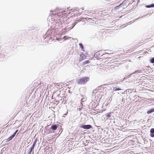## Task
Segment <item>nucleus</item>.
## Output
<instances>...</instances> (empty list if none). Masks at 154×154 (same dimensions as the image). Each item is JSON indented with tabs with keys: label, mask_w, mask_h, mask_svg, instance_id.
<instances>
[{
	"label": "nucleus",
	"mask_w": 154,
	"mask_h": 154,
	"mask_svg": "<svg viewBox=\"0 0 154 154\" xmlns=\"http://www.w3.org/2000/svg\"><path fill=\"white\" fill-rule=\"evenodd\" d=\"M89 77H85L78 79L77 81V83L79 85H84L89 81Z\"/></svg>",
	"instance_id": "obj_1"
},
{
	"label": "nucleus",
	"mask_w": 154,
	"mask_h": 154,
	"mask_svg": "<svg viewBox=\"0 0 154 154\" xmlns=\"http://www.w3.org/2000/svg\"><path fill=\"white\" fill-rule=\"evenodd\" d=\"M103 92L102 91L100 92L98 91L97 93V96L99 98L101 99L102 98V96L103 95Z\"/></svg>",
	"instance_id": "obj_2"
},
{
	"label": "nucleus",
	"mask_w": 154,
	"mask_h": 154,
	"mask_svg": "<svg viewBox=\"0 0 154 154\" xmlns=\"http://www.w3.org/2000/svg\"><path fill=\"white\" fill-rule=\"evenodd\" d=\"M81 128L85 129H89L91 128V126L90 125H86L82 126Z\"/></svg>",
	"instance_id": "obj_3"
},
{
	"label": "nucleus",
	"mask_w": 154,
	"mask_h": 154,
	"mask_svg": "<svg viewBox=\"0 0 154 154\" xmlns=\"http://www.w3.org/2000/svg\"><path fill=\"white\" fill-rule=\"evenodd\" d=\"M100 53L99 52H96L94 54V57L97 59L100 58Z\"/></svg>",
	"instance_id": "obj_4"
},
{
	"label": "nucleus",
	"mask_w": 154,
	"mask_h": 154,
	"mask_svg": "<svg viewBox=\"0 0 154 154\" xmlns=\"http://www.w3.org/2000/svg\"><path fill=\"white\" fill-rule=\"evenodd\" d=\"M85 58V55L82 54L80 55V57L79 58V61H82Z\"/></svg>",
	"instance_id": "obj_5"
},
{
	"label": "nucleus",
	"mask_w": 154,
	"mask_h": 154,
	"mask_svg": "<svg viewBox=\"0 0 154 154\" xmlns=\"http://www.w3.org/2000/svg\"><path fill=\"white\" fill-rule=\"evenodd\" d=\"M58 126V125H56V124L52 125L51 126V129L53 130H56L57 129V127Z\"/></svg>",
	"instance_id": "obj_6"
},
{
	"label": "nucleus",
	"mask_w": 154,
	"mask_h": 154,
	"mask_svg": "<svg viewBox=\"0 0 154 154\" xmlns=\"http://www.w3.org/2000/svg\"><path fill=\"white\" fill-rule=\"evenodd\" d=\"M126 2H123L122 4H120L119 6H120L121 7H123V8H125V7H126L127 6V5H125L126 3Z\"/></svg>",
	"instance_id": "obj_7"
},
{
	"label": "nucleus",
	"mask_w": 154,
	"mask_h": 154,
	"mask_svg": "<svg viewBox=\"0 0 154 154\" xmlns=\"http://www.w3.org/2000/svg\"><path fill=\"white\" fill-rule=\"evenodd\" d=\"M150 136L152 137H154V129L151 128L150 130Z\"/></svg>",
	"instance_id": "obj_8"
},
{
	"label": "nucleus",
	"mask_w": 154,
	"mask_h": 154,
	"mask_svg": "<svg viewBox=\"0 0 154 154\" xmlns=\"http://www.w3.org/2000/svg\"><path fill=\"white\" fill-rule=\"evenodd\" d=\"M36 140H35L34 141V142L31 148L30 152H32V150H33L34 149V146H35L36 144Z\"/></svg>",
	"instance_id": "obj_9"
},
{
	"label": "nucleus",
	"mask_w": 154,
	"mask_h": 154,
	"mask_svg": "<svg viewBox=\"0 0 154 154\" xmlns=\"http://www.w3.org/2000/svg\"><path fill=\"white\" fill-rule=\"evenodd\" d=\"M154 112V109H152L147 111V113L148 114Z\"/></svg>",
	"instance_id": "obj_10"
},
{
	"label": "nucleus",
	"mask_w": 154,
	"mask_h": 154,
	"mask_svg": "<svg viewBox=\"0 0 154 154\" xmlns=\"http://www.w3.org/2000/svg\"><path fill=\"white\" fill-rule=\"evenodd\" d=\"M14 137V136H13L12 135L10 137H9L7 139V141H10V140L12 139Z\"/></svg>",
	"instance_id": "obj_11"
},
{
	"label": "nucleus",
	"mask_w": 154,
	"mask_h": 154,
	"mask_svg": "<svg viewBox=\"0 0 154 154\" xmlns=\"http://www.w3.org/2000/svg\"><path fill=\"white\" fill-rule=\"evenodd\" d=\"M146 7L147 8H151L154 7V4H152L150 5H147L146 6Z\"/></svg>",
	"instance_id": "obj_12"
},
{
	"label": "nucleus",
	"mask_w": 154,
	"mask_h": 154,
	"mask_svg": "<svg viewBox=\"0 0 154 154\" xmlns=\"http://www.w3.org/2000/svg\"><path fill=\"white\" fill-rule=\"evenodd\" d=\"M89 63V60H86V61L84 62L83 63V64L84 65H85L86 64L88 63Z\"/></svg>",
	"instance_id": "obj_13"
},
{
	"label": "nucleus",
	"mask_w": 154,
	"mask_h": 154,
	"mask_svg": "<svg viewBox=\"0 0 154 154\" xmlns=\"http://www.w3.org/2000/svg\"><path fill=\"white\" fill-rule=\"evenodd\" d=\"M111 112H109L108 113V114H107L106 115V116L107 118H109L110 117H111Z\"/></svg>",
	"instance_id": "obj_14"
},
{
	"label": "nucleus",
	"mask_w": 154,
	"mask_h": 154,
	"mask_svg": "<svg viewBox=\"0 0 154 154\" xmlns=\"http://www.w3.org/2000/svg\"><path fill=\"white\" fill-rule=\"evenodd\" d=\"M71 37H66V36H64L63 38V39H65L64 40H66V39H69V38H70Z\"/></svg>",
	"instance_id": "obj_15"
},
{
	"label": "nucleus",
	"mask_w": 154,
	"mask_h": 154,
	"mask_svg": "<svg viewBox=\"0 0 154 154\" xmlns=\"http://www.w3.org/2000/svg\"><path fill=\"white\" fill-rule=\"evenodd\" d=\"M121 90V89L120 88H115L114 89V90L115 91H118V90Z\"/></svg>",
	"instance_id": "obj_16"
},
{
	"label": "nucleus",
	"mask_w": 154,
	"mask_h": 154,
	"mask_svg": "<svg viewBox=\"0 0 154 154\" xmlns=\"http://www.w3.org/2000/svg\"><path fill=\"white\" fill-rule=\"evenodd\" d=\"M79 45L80 46V47L82 49V50L83 48V46L82 45V43H80L79 44Z\"/></svg>",
	"instance_id": "obj_17"
},
{
	"label": "nucleus",
	"mask_w": 154,
	"mask_h": 154,
	"mask_svg": "<svg viewBox=\"0 0 154 154\" xmlns=\"http://www.w3.org/2000/svg\"><path fill=\"white\" fill-rule=\"evenodd\" d=\"M150 62L152 63H154V57L152 58L151 60H150Z\"/></svg>",
	"instance_id": "obj_18"
},
{
	"label": "nucleus",
	"mask_w": 154,
	"mask_h": 154,
	"mask_svg": "<svg viewBox=\"0 0 154 154\" xmlns=\"http://www.w3.org/2000/svg\"><path fill=\"white\" fill-rule=\"evenodd\" d=\"M16 133L14 132L13 134V135H12L13 136H14V137L15 136V135L16 134Z\"/></svg>",
	"instance_id": "obj_19"
},
{
	"label": "nucleus",
	"mask_w": 154,
	"mask_h": 154,
	"mask_svg": "<svg viewBox=\"0 0 154 154\" xmlns=\"http://www.w3.org/2000/svg\"><path fill=\"white\" fill-rule=\"evenodd\" d=\"M56 39L57 40H61V38H57Z\"/></svg>",
	"instance_id": "obj_20"
},
{
	"label": "nucleus",
	"mask_w": 154,
	"mask_h": 154,
	"mask_svg": "<svg viewBox=\"0 0 154 154\" xmlns=\"http://www.w3.org/2000/svg\"><path fill=\"white\" fill-rule=\"evenodd\" d=\"M18 131V130H17L15 131V133H16Z\"/></svg>",
	"instance_id": "obj_21"
},
{
	"label": "nucleus",
	"mask_w": 154,
	"mask_h": 154,
	"mask_svg": "<svg viewBox=\"0 0 154 154\" xmlns=\"http://www.w3.org/2000/svg\"><path fill=\"white\" fill-rule=\"evenodd\" d=\"M42 84H43V86H44V84H43V83H42Z\"/></svg>",
	"instance_id": "obj_22"
}]
</instances>
